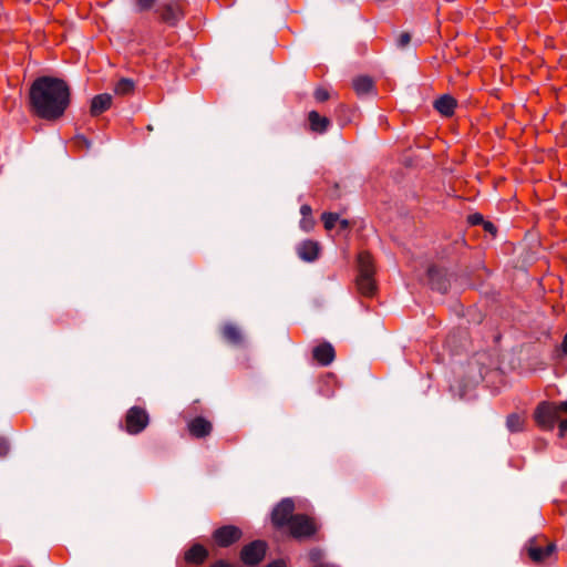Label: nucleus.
Wrapping results in <instances>:
<instances>
[{
    "label": "nucleus",
    "mask_w": 567,
    "mask_h": 567,
    "mask_svg": "<svg viewBox=\"0 0 567 567\" xmlns=\"http://www.w3.org/2000/svg\"><path fill=\"white\" fill-rule=\"evenodd\" d=\"M561 351L567 354V333L564 337V340L561 342Z\"/></svg>",
    "instance_id": "58836bf2"
},
{
    "label": "nucleus",
    "mask_w": 567,
    "mask_h": 567,
    "mask_svg": "<svg viewBox=\"0 0 567 567\" xmlns=\"http://www.w3.org/2000/svg\"><path fill=\"white\" fill-rule=\"evenodd\" d=\"M524 425H525V419L522 415H519L517 413H513L507 416L506 426L509 432H512V433L522 432L524 430Z\"/></svg>",
    "instance_id": "4be33fe9"
},
{
    "label": "nucleus",
    "mask_w": 567,
    "mask_h": 567,
    "mask_svg": "<svg viewBox=\"0 0 567 567\" xmlns=\"http://www.w3.org/2000/svg\"><path fill=\"white\" fill-rule=\"evenodd\" d=\"M470 221L473 225H477L483 221V217H482V215L475 214V215L470 216Z\"/></svg>",
    "instance_id": "7c9ffc66"
},
{
    "label": "nucleus",
    "mask_w": 567,
    "mask_h": 567,
    "mask_svg": "<svg viewBox=\"0 0 567 567\" xmlns=\"http://www.w3.org/2000/svg\"><path fill=\"white\" fill-rule=\"evenodd\" d=\"M319 244L313 240H305L297 248L299 258L308 262L315 261L319 256Z\"/></svg>",
    "instance_id": "ddd939ff"
},
{
    "label": "nucleus",
    "mask_w": 567,
    "mask_h": 567,
    "mask_svg": "<svg viewBox=\"0 0 567 567\" xmlns=\"http://www.w3.org/2000/svg\"><path fill=\"white\" fill-rule=\"evenodd\" d=\"M295 511V503L290 498L282 499L272 511L271 522L277 528L289 526Z\"/></svg>",
    "instance_id": "0eeeda50"
},
{
    "label": "nucleus",
    "mask_w": 567,
    "mask_h": 567,
    "mask_svg": "<svg viewBox=\"0 0 567 567\" xmlns=\"http://www.w3.org/2000/svg\"><path fill=\"white\" fill-rule=\"evenodd\" d=\"M266 567H286V564L284 560L279 559L268 564Z\"/></svg>",
    "instance_id": "72a5a7b5"
},
{
    "label": "nucleus",
    "mask_w": 567,
    "mask_h": 567,
    "mask_svg": "<svg viewBox=\"0 0 567 567\" xmlns=\"http://www.w3.org/2000/svg\"><path fill=\"white\" fill-rule=\"evenodd\" d=\"M288 528L293 538L301 539L313 536L318 532L319 526L312 517L305 514H296Z\"/></svg>",
    "instance_id": "20e7f679"
},
{
    "label": "nucleus",
    "mask_w": 567,
    "mask_h": 567,
    "mask_svg": "<svg viewBox=\"0 0 567 567\" xmlns=\"http://www.w3.org/2000/svg\"><path fill=\"white\" fill-rule=\"evenodd\" d=\"M266 543L262 540H254L243 547L240 558L246 565L259 564L266 554Z\"/></svg>",
    "instance_id": "6e6552de"
},
{
    "label": "nucleus",
    "mask_w": 567,
    "mask_h": 567,
    "mask_svg": "<svg viewBox=\"0 0 567 567\" xmlns=\"http://www.w3.org/2000/svg\"><path fill=\"white\" fill-rule=\"evenodd\" d=\"M76 143H78L79 145H83V146H85L86 148H89V147H90V143H89V141H87L85 137H83V136H78V137H76Z\"/></svg>",
    "instance_id": "473e14b6"
},
{
    "label": "nucleus",
    "mask_w": 567,
    "mask_h": 567,
    "mask_svg": "<svg viewBox=\"0 0 567 567\" xmlns=\"http://www.w3.org/2000/svg\"><path fill=\"white\" fill-rule=\"evenodd\" d=\"M155 13L159 22L176 27L185 18V2L183 0L165 1L155 9Z\"/></svg>",
    "instance_id": "f03ea898"
},
{
    "label": "nucleus",
    "mask_w": 567,
    "mask_h": 567,
    "mask_svg": "<svg viewBox=\"0 0 567 567\" xmlns=\"http://www.w3.org/2000/svg\"><path fill=\"white\" fill-rule=\"evenodd\" d=\"M308 122L310 131L318 134L326 133L331 124L328 117L321 116L317 111L308 113Z\"/></svg>",
    "instance_id": "2eb2a0df"
},
{
    "label": "nucleus",
    "mask_w": 567,
    "mask_h": 567,
    "mask_svg": "<svg viewBox=\"0 0 567 567\" xmlns=\"http://www.w3.org/2000/svg\"><path fill=\"white\" fill-rule=\"evenodd\" d=\"M313 359L323 367L331 364L336 358L334 348L329 342H322L312 350Z\"/></svg>",
    "instance_id": "9b49d317"
},
{
    "label": "nucleus",
    "mask_w": 567,
    "mask_h": 567,
    "mask_svg": "<svg viewBox=\"0 0 567 567\" xmlns=\"http://www.w3.org/2000/svg\"><path fill=\"white\" fill-rule=\"evenodd\" d=\"M112 105V95L102 93L95 95L91 101L90 113L92 116H99L107 111Z\"/></svg>",
    "instance_id": "4468645a"
},
{
    "label": "nucleus",
    "mask_w": 567,
    "mask_h": 567,
    "mask_svg": "<svg viewBox=\"0 0 567 567\" xmlns=\"http://www.w3.org/2000/svg\"><path fill=\"white\" fill-rule=\"evenodd\" d=\"M308 557H309V560L312 564V567L326 564L324 560H323L324 559V553L320 548L316 547V548L310 549L309 553H308Z\"/></svg>",
    "instance_id": "5701e85b"
},
{
    "label": "nucleus",
    "mask_w": 567,
    "mask_h": 567,
    "mask_svg": "<svg viewBox=\"0 0 567 567\" xmlns=\"http://www.w3.org/2000/svg\"><path fill=\"white\" fill-rule=\"evenodd\" d=\"M9 451H10V445H9L8 441L1 439L0 440V457L7 456Z\"/></svg>",
    "instance_id": "c85d7f7f"
},
{
    "label": "nucleus",
    "mask_w": 567,
    "mask_h": 567,
    "mask_svg": "<svg viewBox=\"0 0 567 567\" xmlns=\"http://www.w3.org/2000/svg\"><path fill=\"white\" fill-rule=\"evenodd\" d=\"M315 99L318 101V102H324L329 99V92L323 89V87H318L316 89L315 93Z\"/></svg>",
    "instance_id": "a878e982"
},
{
    "label": "nucleus",
    "mask_w": 567,
    "mask_h": 567,
    "mask_svg": "<svg viewBox=\"0 0 567 567\" xmlns=\"http://www.w3.org/2000/svg\"><path fill=\"white\" fill-rule=\"evenodd\" d=\"M357 288L361 295L371 297L377 290L374 275H358Z\"/></svg>",
    "instance_id": "dca6fc26"
},
{
    "label": "nucleus",
    "mask_w": 567,
    "mask_h": 567,
    "mask_svg": "<svg viewBox=\"0 0 567 567\" xmlns=\"http://www.w3.org/2000/svg\"><path fill=\"white\" fill-rule=\"evenodd\" d=\"M323 226L327 230H331L334 228L339 220V215L334 213H323L321 216Z\"/></svg>",
    "instance_id": "b1692460"
},
{
    "label": "nucleus",
    "mask_w": 567,
    "mask_h": 567,
    "mask_svg": "<svg viewBox=\"0 0 567 567\" xmlns=\"http://www.w3.org/2000/svg\"><path fill=\"white\" fill-rule=\"evenodd\" d=\"M187 430L190 436L195 439H204L212 434L213 424L203 416H196L187 422Z\"/></svg>",
    "instance_id": "9d476101"
},
{
    "label": "nucleus",
    "mask_w": 567,
    "mask_h": 567,
    "mask_svg": "<svg viewBox=\"0 0 567 567\" xmlns=\"http://www.w3.org/2000/svg\"><path fill=\"white\" fill-rule=\"evenodd\" d=\"M559 431L563 435L567 434V420L560 421Z\"/></svg>",
    "instance_id": "f704fd0d"
},
{
    "label": "nucleus",
    "mask_w": 567,
    "mask_h": 567,
    "mask_svg": "<svg viewBox=\"0 0 567 567\" xmlns=\"http://www.w3.org/2000/svg\"><path fill=\"white\" fill-rule=\"evenodd\" d=\"M411 42V35L408 32H402L396 40L399 48H405Z\"/></svg>",
    "instance_id": "bb28decb"
},
{
    "label": "nucleus",
    "mask_w": 567,
    "mask_h": 567,
    "mask_svg": "<svg viewBox=\"0 0 567 567\" xmlns=\"http://www.w3.org/2000/svg\"><path fill=\"white\" fill-rule=\"evenodd\" d=\"M212 567H234V566L224 560H219V561L215 563Z\"/></svg>",
    "instance_id": "4c0bfd02"
},
{
    "label": "nucleus",
    "mask_w": 567,
    "mask_h": 567,
    "mask_svg": "<svg viewBox=\"0 0 567 567\" xmlns=\"http://www.w3.org/2000/svg\"><path fill=\"white\" fill-rule=\"evenodd\" d=\"M439 290L445 292L447 287L445 285L437 287Z\"/></svg>",
    "instance_id": "a19ab883"
},
{
    "label": "nucleus",
    "mask_w": 567,
    "mask_h": 567,
    "mask_svg": "<svg viewBox=\"0 0 567 567\" xmlns=\"http://www.w3.org/2000/svg\"><path fill=\"white\" fill-rule=\"evenodd\" d=\"M313 567H337V566H334V565H332V564H328V563H326V564H323V565H318V566H313Z\"/></svg>",
    "instance_id": "ea45409f"
},
{
    "label": "nucleus",
    "mask_w": 567,
    "mask_h": 567,
    "mask_svg": "<svg viewBox=\"0 0 567 567\" xmlns=\"http://www.w3.org/2000/svg\"><path fill=\"white\" fill-rule=\"evenodd\" d=\"M359 275H374V264L372 256L368 251H362L358 256Z\"/></svg>",
    "instance_id": "aec40b11"
},
{
    "label": "nucleus",
    "mask_w": 567,
    "mask_h": 567,
    "mask_svg": "<svg viewBox=\"0 0 567 567\" xmlns=\"http://www.w3.org/2000/svg\"><path fill=\"white\" fill-rule=\"evenodd\" d=\"M135 90V83L131 79L123 78L114 85V92L117 95H130Z\"/></svg>",
    "instance_id": "412c9836"
},
{
    "label": "nucleus",
    "mask_w": 567,
    "mask_h": 567,
    "mask_svg": "<svg viewBox=\"0 0 567 567\" xmlns=\"http://www.w3.org/2000/svg\"><path fill=\"white\" fill-rule=\"evenodd\" d=\"M137 12H146L152 10L157 0H133Z\"/></svg>",
    "instance_id": "393cba45"
},
{
    "label": "nucleus",
    "mask_w": 567,
    "mask_h": 567,
    "mask_svg": "<svg viewBox=\"0 0 567 567\" xmlns=\"http://www.w3.org/2000/svg\"><path fill=\"white\" fill-rule=\"evenodd\" d=\"M526 550L530 560L535 564L547 561L556 551V545L544 536H536L528 540Z\"/></svg>",
    "instance_id": "7ed1b4c3"
},
{
    "label": "nucleus",
    "mask_w": 567,
    "mask_h": 567,
    "mask_svg": "<svg viewBox=\"0 0 567 567\" xmlns=\"http://www.w3.org/2000/svg\"><path fill=\"white\" fill-rule=\"evenodd\" d=\"M221 336L227 342L234 346L241 344L244 340L240 329L234 323H225L221 327Z\"/></svg>",
    "instance_id": "f3484780"
},
{
    "label": "nucleus",
    "mask_w": 567,
    "mask_h": 567,
    "mask_svg": "<svg viewBox=\"0 0 567 567\" xmlns=\"http://www.w3.org/2000/svg\"><path fill=\"white\" fill-rule=\"evenodd\" d=\"M29 100L31 111L38 117L55 121L70 105L71 89L63 79L40 76L30 86Z\"/></svg>",
    "instance_id": "f257e3e1"
},
{
    "label": "nucleus",
    "mask_w": 567,
    "mask_h": 567,
    "mask_svg": "<svg viewBox=\"0 0 567 567\" xmlns=\"http://www.w3.org/2000/svg\"><path fill=\"white\" fill-rule=\"evenodd\" d=\"M214 540L220 547H228L240 539L241 530L233 525L223 526L214 532Z\"/></svg>",
    "instance_id": "1a4fd4ad"
},
{
    "label": "nucleus",
    "mask_w": 567,
    "mask_h": 567,
    "mask_svg": "<svg viewBox=\"0 0 567 567\" xmlns=\"http://www.w3.org/2000/svg\"><path fill=\"white\" fill-rule=\"evenodd\" d=\"M208 556V551L206 548L199 544L193 545L186 553H185V560L190 564H202L205 561V559Z\"/></svg>",
    "instance_id": "6ab92c4d"
},
{
    "label": "nucleus",
    "mask_w": 567,
    "mask_h": 567,
    "mask_svg": "<svg viewBox=\"0 0 567 567\" xmlns=\"http://www.w3.org/2000/svg\"><path fill=\"white\" fill-rule=\"evenodd\" d=\"M338 224L342 230L348 229L350 226V223L347 219H339Z\"/></svg>",
    "instance_id": "c9c22d12"
},
{
    "label": "nucleus",
    "mask_w": 567,
    "mask_h": 567,
    "mask_svg": "<svg viewBox=\"0 0 567 567\" xmlns=\"http://www.w3.org/2000/svg\"><path fill=\"white\" fill-rule=\"evenodd\" d=\"M484 229L489 233H495L496 230L495 226L489 221L484 223Z\"/></svg>",
    "instance_id": "e433bc0d"
},
{
    "label": "nucleus",
    "mask_w": 567,
    "mask_h": 567,
    "mask_svg": "<svg viewBox=\"0 0 567 567\" xmlns=\"http://www.w3.org/2000/svg\"><path fill=\"white\" fill-rule=\"evenodd\" d=\"M352 87L358 96L375 94V86L372 78L368 75H359L353 79Z\"/></svg>",
    "instance_id": "f8f14e48"
},
{
    "label": "nucleus",
    "mask_w": 567,
    "mask_h": 567,
    "mask_svg": "<svg viewBox=\"0 0 567 567\" xmlns=\"http://www.w3.org/2000/svg\"><path fill=\"white\" fill-rule=\"evenodd\" d=\"M536 423L544 430H551L559 417L555 403L542 402L535 410Z\"/></svg>",
    "instance_id": "423d86ee"
},
{
    "label": "nucleus",
    "mask_w": 567,
    "mask_h": 567,
    "mask_svg": "<svg viewBox=\"0 0 567 567\" xmlns=\"http://www.w3.org/2000/svg\"><path fill=\"white\" fill-rule=\"evenodd\" d=\"M456 107V100L451 95H442L434 102V109L444 116L453 115Z\"/></svg>",
    "instance_id": "a211bd4d"
},
{
    "label": "nucleus",
    "mask_w": 567,
    "mask_h": 567,
    "mask_svg": "<svg viewBox=\"0 0 567 567\" xmlns=\"http://www.w3.org/2000/svg\"><path fill=\"white\" fill-rule=\"evenodd\" d=\"M150 423V416L145 409L132 406L125 415V431L136 435L143 432Z\"/></svg>",
    "instance_id": "39448f33"
},
{
    "label": "nucleus",
    "mask_w": 567,
    "mask_h": 567,
    "mask_svg": "<svg viewBox=\"0 0 567 567\" xmlns=\"http://www.w3.org/2000/svg\"><path fill=\"white\" fill-rule=\"evenodd\" d=\"M558 410V413L564 412L567 413V400L564 402L555 403Z\"/></svg>",
    "instance_id": "2f4dec72"
},
{
    "label": "nucleus",
    "mask_w": 567,
    "mask_h": 567,
    "mask_svg": "<svg viewBox=\"0 0 567 567\" xmlns=\"http://www.w3.org/2000/svg\"><path fill=\"white\" fill-rule=\"evenodd\" d=\"M311 207L309 205H302L300 208V213L302 215V218L311 217Z\"/></svg>",
    "instance_id": "c756f323"
},
{
    "label": "nucleus",
    "mask_w": 567,
    "mask_h": 567,
    "mask_svg": "<svg viewBox=\"0 0 567 567\" xmlns=\"http://www.w3.org/2000/svg\"><path fill=\"white\" fill-rule=\"evenodd\" d=\"M315 225V220L312 217H306V218H302L301 221H300V226L303 230L306 231H309L312 229Z\"/></svg>",
    "instance_id": "cd10ccee"
}]
</instances>
